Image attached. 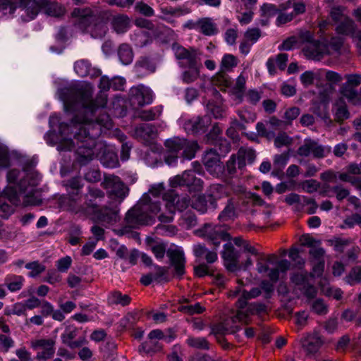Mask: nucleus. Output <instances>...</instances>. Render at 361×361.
<instances>
[{
  "label": "nucleus",
  "mask_w": 361,
  "mask_h": 361,
  "mask_svg": "<svg viewBox=\"0 0 361 361\" xmlns=\"http://www.w3.org/2000/svg\"><path fill=\"white\" fill-rule=\"evenodd\" d=\"M183 174L185 185L192 187L194 190L197 191L202 190L203 188V181L200 178L195 177L193 171H185Z\"/></svg>",
  "instance_id": "nucleus-33"
},
{
  "label": "nucleus",
  "mask_w": 361,
  "mask_h": 361,
  "mask_svg": "<svg viewBox=\"0 0 361 361\" xmlns=\"http://www.w3.org/2000/svg\"><path fill=\"white\" fill-rule=\"evenodd\" d=\"M13 338L5 334H0V351L2 353L8 352L9 349L14 346Z\"/></svg>",
  "instance_id": "nucleus-63"
},
{
  "label": "nucleus",
  "mask_w": 361,
  "mask_h": 361,
  "mask_svg": "<svg viewBox=\"0 0 361 361\" xmlns=\"http://www.w3.org/2000/svg\"><path fill=\"white\" fill-rule=\"evenodd\" d=\"M219 157L216 149H209L206 151L202 161L208 171L213 173L216 170L221 171L224 168L220 164Z\"/></svg>",
  "instance_id": "nucleus-24"
},
{
  "label": "nucleus",
  "mask_w": 361,
  "mask_h": 361,
  "mask_svg": "<svg viewBox=\"0 0 361 361\" xmlns=\"http://www.w3.org/2000/svg\"><path fill=\"white\" fill-rule=\"evenodd\" d=\"M211 124V118L208 116H196L187 120L184 123V128L192 134L204 133Z\"/></svg>",
  "instance_id": "nucleus-19"
},
{
  "label": "nucleus",
  "mask_w": 361,
  "mask_h": 361,
  "mask_svg": "<svg viewBox=\"0 0 361 361\" xmlns=\"http://www.w3.org/2000/svg\"><path fill=\"white\" fill-rule=\"evenodd\" d=\"M331 152L330 146H324L314 140L305 139L303 144L297 149V154L301 157L312 155L314 158L322 159L326 157Z\"/></svg>",
  "instance_id": "nucleus-10"
},
{
  "label": "nucleus",
  "mask_w": 361,
  "mask_h": 361,
  "mask_svg": "<svg viewBox=\"0 0 361 361\" xmlns=\"http://www.w3.org/2000/svg\"><path fill=\"white\" fill-rule=\"evenodd\" d=\"M201 65L194 67H187L188 69L183 71L181 78L183 82L186 84L192 83L197 80L200 77V68Z\"/></svg>",
  "instance_id": "nucleus-41"
},
{
  "label": "nucleus",
  "mask_w": 361,
  "mask_h": 361,
  "mask_svg": "<svg viewBox=\"0 0 361 361\" xmlns=\"http://www.w3.org/2000/svg\"><path fill=\"white\" fill-rule=\"evenodd\" d=\"M134 134L137 140L148 145L157 137L158 133L154 125L141 123L135 127Z\"/></svg>",
  "instance_id": "nucleus-22"
},
{
  "label": "nucleus",
  "mask_w": 361,
  "mask_h": 361,
  "mask_svg": "<svg viewBox=\"0 0 361 361\" xmlns=\"http://www.w3.org/2000/svg\"><path fill=\"white\" fill-rule=\"evenodd\" d=\"M209 199V204L214 208L217 207V200L226 196V188L220 184H213L210 186L208 194L206 195Z\"/></svg>",
  "instance_id": "nucleus-27"
},
{
  "label": "nucleus",
  "mask_w": 361,
  "mask_h": 361,
  "mask_svg": "<svg viewBox=\"0 0 361 361\" xmlns=\"http://www.w3.org/2000/svg\"><path fill=\"white\" fill-rule=\"evenodd\" d=\"M302 52L308 59L320 61L328 53L326 45L319 40L306 44L302 48Z\"/></svg>",
  "instance_id": "nucleus-18"
},
{
  "label": "nucleus",
  "mask_w": 361,
  "mask_h": 361,
  "mask_svg": "<svg viewBox=\"0 0 361 361\" xmlns=\"http://www.w3.org/2000/svg\"><path fill=\"white\" fill-rule=\"evenodd\" d=\"M323 344V341L318 334L314 333L307 336L302 341L304 350L310 355L316 354Z\"/></svg>",
  "instance_id": "nucleus-25"
},
{
  "label": "nucleus",
  "mask_w": 361,
  "mask_h": 361,
  "mask_svg": "<svg viewBox=\"0 0 361 361\" xmlns=\"http://www.w3.org/2000/svg\"><path fill=\"white\" fill-rule=\"evenodd\" d=\"M312 312L318 315H325L329 312L328 305L322 299H316L311 304Z\"/></svg>",
  "instance_id": "nucleus-55"
},
{
  "label": "nucleus",
  "mask_w": 361,
  "mask_h": 361,
  "mask_svg": "<svg viewBox=\"0 0 361 361\" xmlns=\"http://www.w3.org/2000/svg\"><path fill=\"white\" fill-rule=\"evenodd\" d=\"M173 49L180 67L187 68L201 65L200 58L201 52L199 49L192 47L185 48L180 45L173 46Z\"/></svg>",
  "instance_id": "nucleus-8"
},
{
  "label": "nucleus",
  "mask_w": 361,
  "mask_h": 361,
  "mask_svg": "<svg viewBox=\"0 0 361 361\" xmlns=\"http://www.w3.org/2000/svg\"><path fill=\"white\" fill-rule=\"evenodd\" d=\"M66 186L73 190V192L69 193V196L71 200L73 202H76L78 198L80 197L78 191L83 186L81 178L80 177H74L71 178L67 181Z\"/></svg>",
  "instance_id": "nucleus-38"
},
{
  "label": "nucleus",
  "mask_w": 361,
  "mask_h": 361,
  "mask_svg": "<svg viewBox=\"0 0 361 361\" xmlns=\"http://www.w3.org/2000/svg\"><path fill=\"white\" fill-rule=\"evenodd\" d=\"M186 343L192 348L200 350H209L210 344L208 341L203 337H192L190 336L186 340Z\"/></svg>",
  "instance_id": "nucleus-46"
},
{
  "label": "nucleus",
  "mask_w": 361,
  "mask_h": 361,
  "mask_svg": "<svg viewBox=\"0 0 361 361\" xmlns=\"http://www.w3.org/2000/svg\"><path fill=\"white\" fill-rule=\"evenodd\" d=\"M207 110L216 119L223 118L225 113L224 106L221 104L213 101H209L207 104Z\"/></svg>",
  "instance_id": "nucleus-47"
},
{
  "label": "nucleus",
  "mask_w": 361,
  "mask_h": 361,
  "mask_svg": "<svg viewBox=\"0 0 361 361\" xmlns=\"http://www.w3.org/2000/svg\"><path fill=\"white\" fill-rule=\"evenodd\" d=\"M342 94L354 104H361V99L355 87L343 85L341 87Z\"/></svg>",
  "instance_id": "nucleus-50"
},
{
  "label": "nucleus",
  "mask_w": 361,
  "mask_h": 361,
  "mask_svg": "<svg viewBox=\"0 0 361 361\" xmlns=\"http://www.w3.org/2000/svg\"><path fill=\"white\" fill-rule=\"evenodd\" d=\"M74 69L80 77H85L90 72V64L87 61L80 60L75 63Z\"/></svg>",
  "instance_id": "nucleus-58"
},
{
  "label": "nucleus",
  "mask_w": 361,
  "mask_h": 361,
  "mask_svg": "<svg viewBox=\"0 0 361 361\" xmlns=\"http://www.w3.org/2000/svg\"><path fill=\"white\" fill-rule=\"evenodd\" d=\"M135 68L137 72L145 71L148 73L155 71V63L148 57H141L135 64Z\"/></svg>",
  "instance_id": "nucleus-43"
},
{
  "label": "nucleus",
  "mask_w": 361,
  "mask_h": 361,
  "mask_svg": "<svg viewBox=\"0 0 361 361\" xmlns=\"http://www.w3.org/2000/svg\"><path fill=\"white\" fill-rule=\"evenodd\" d=\"M183 145H185V139L180 137H173L166 140L164 145L171 153L180 154L183 150Z\"/></svg>",
  "instance_id": "nucleus-40"
},
{
  "label": "nucleus",
  "mask_w": 361,
  "mask_h": 361,
  "mask_svg": "<svg viewBox=\"0 0 361 361\" xmlns=\"http://www.w3.org/2000/svg\"><path fill=\"white\" fill-rule=\"evenodd\" d=\"M311 278H312V274L307 271L295 273L290 276L291 281L308 299L314 298L317 294L316 287L310 282Z\"/></svg>",
  "instance_id": "nucleus-13"
},
{
  "label": "nucleus",
  "mask_w": 361,
  "mask_h": 361,
  "mask_svg": "<svg viewBox=\"0 0 361 361\" xmlns=\"http://www.w3.org/2000/svg\"><path fill=\"white\" fill-rule=\"evenodd\" d=\"M24 278L22 276L10 274L5 278V284L11 292H16L23 287Z\"/></svg>",
  "instance_id": "nucleus-37"
},
{
  "label": "nucleus",
  "mask_w": 361,
  "mask_h": 361,
  "mask_svg": "<svg viewBox=\"0 0 361 361\" xmlns=\"http://www.w3.org/2000/svg\"><path fill=\"white\" fill-rule=\"evenodd\" d=\"M101 127L110 129L113 122L109 114H104L93 122L88 116L76 115L70 124L61 123L59 133L63 137L57 149L70 151L75 147L76 160L80 165H86L100 153L104 152L105 145L97 140L102 133Z\"/></svg>",
  "instance_id": "nucleus-1"
},
{
  "label": "nucleus",
  "mask_w": 361,
  "mask_h": 361,
  "mask_svg": "<svg viewBox=\"0 0 361 361\" xmlns=\"http://www.w3.org/2000/svg\"><path fill=\"white\" fill-rule=\"evenodd\" d=\"M130 98L134 104L142 106L152 103V92L149 88L140 85L130 89Z\"/></svg>",
  "instance_id": "nucleus-20"
},
{
  "label": "nucleus",
  "mask_w": 361,
  "mask_h": 361,
  "mask_svg": "<svg viewBox=\"0 0 361 361\" xmlns=\"http://www.w3.org/2000/svg\"><path fill=\"white\" fill-rule=\"evenodd\" d=\"M326 188L329 191H331L336 194V199L338 201L343 200L350 195L349 190L340 185L332 187L328 186Z\"/></svg>",
  "instance_id": "nucleus-60"
},
{
  "label": "nucleus",
  "mask_w": 361,
  "mask_h": 361,
  "mask_svg": "<svg viewBox=\"0 0 361 361\" xmlns=\"http://www.w3.org/2000/svg\"><path fill=\"white\" fill-rule=\"evenodd\" d=\"M106 301L110 306L121 305L125 307L130 303L131 298L127 294H123L121 291L114 290L109 293Z\"/></svg>",
  "instance_id": "nucleus-28"
},
{
  "label": "nucleus",
  "mask_w": 361,
  "mask_h": 361,
  "mask_svg": "<svg viewBox=\"0 0 361 361\" xmlns=\"http://www.w3.org/2000/svg\"><path fill=\"white\" fill-rule=\"evenodd\" d=\"M111 24L114 30L117 33L121 34L128 30L130 20L127 16L118 15L113 18Z\"/></svg>",
  "instance_id": "nucleus-35"
},
{
  "label": "nucleus",
  "mask_w": 361,
  "mask_h": 361,
  "mask_svg": "<svg viewBox=\"0 0 361 361\" xmlns=\"http://www.w3.org/2000/svg\"><path fill=\"white\" fill-rule=\"evenodd\" d=\"M240 329V328L238 326L235 325L229 330L224 324L221 323L212 326V334H214L216 336L217 341L221 343L224 348H226L228 346V343L222 336L228 333H235L239 331Z\"/></svg>",
  "instance_id": "nucleus-26"
},
{
  "label": "nucleus",
  "mask_w": 361,
  "mask_h": 361,
  "mask_svg": "<svg viewBox=\"0 0 361 361\" xmlns=\"http://www.w3.org/2000/svg\"><path fill=\"white\" fill-rule=\"evenodd\" d=\"M102 185L106 189L111 196L123 199L127 193L128 188L121 181V178L116 176H105Z\"/></svg>",
  "instance_id": "nucleus-16"
},
{
  "label": "nucleus",
  "mask_w": 361,
  "mask_h": 361,
  "mask_svg": "<svg viewBox=\"0 0 361 361\" xmlns=\"http://www.w3.org/2000/svg\"><path fill=\"white\" fill-rule=\"evenodd\" d=\"M235 202H234L233 199H229L226 206L219 215V219L221 221H226L233 219L235 214Z\"/></svg>",
  "instance_id": "nucleus-44"
},
{
  "label": "nucleus",
  "mask_w": 361,
  "mask_h": 361,
  "mask_svg": "<svg viewBox=\"0 0 361 361\" xmlns=\"http://www.w3.org/2000/svg\"><path fill=\"white\" fill-rule=\"evenodd\" d=\"M56 341L54 338H40L30 341V347L37 351L36 360L46 361L51 359L55 353Z\"/></svg>",
  "instance_id": "nucleus-11"
},
{
  "label": "nucleus",
  "mask_w": 361,
  "mask_h": 361,
  "mask_svg": "<svg viewBox=\"0 0 361 361\" xmlns=\"http://www.w3.org/2000/svg\"><path fill=\"white\" fill-rule=\"evenodd\" d=\"M163 200L166 201V208L171 214H174L176 210L183 212L191 204L188 195L179 197L174 190L164 193Z\"/></svg>",
  "instance_id": "nucleus-15"
},
{
  "label": "nucleus",
  "mask_w": 361,
  "mask_h": 361,
  "mask_svg": "<svg viewBox=\"0 0 361 361\" xmlns=\"http://www.w3.org/2000/svg\"><path fill=\"white\" fill-rule=\"evenodd\" d=\"M328 243L329 245L334 247L336 252L343 253L353 243V240L350 238L334 236L328 240Z\"/></svg>",
  "instance_id": "nucleus-34"
},
{
  "label": "nucleus",
  "mask_w": 361,
  "mask_h": 361,
  "mask_svg": "<svg viewBox=\"0 0 361 361\" xmlns=\"http://www.w3.org/2000/svg\"><path fill=\"white\" fill-rule=\"evenodd\" d=\"M183 150L180 155L188 159H192L194 158L198 149L197 142L196 141H190L185 139V145H183Z\"/></svg>",
  "instance_id": "nucleus-45"
},
{
  "label": "nucleus",
  "mask_w": 361,
  "mask_h": 361,
  "mask_svg": "<svg viewBox=\"0 0 361 361\" xmlns=\"http://www.w3.org/2000/svg\"><path fill=\"white\" fill-rule=\"evenodd\" d=\"M276 259V256L271 255L268 256H261L257 261V270L258 273L267 276L272 282H276L279 278V271L277 268H269V265L273 264Z\"/></svg>",
  "instance_id": "nucleus-17"
},
{
  "label": "nucleus",
  "mask_w": 361,
  "mask_h": 361,
  "mask_svg": "<svg viewBox=\"0 0 361 361\" xmlns=\"http://www.w3.org/2000/svg\"><path fill=\"white\" fill-rule=\"evenodd\" d=\"M140 203L145 212L149 214L151 216L152 214H157L161 210L160 202L152 200L149 195H144Z\"/></svg>",
  "instance_id": "nucleus-32"
},
{
  "label": "nucleus",
  "mask_w": 361,
  "mask_h": 361,
  "mask_svg": "<svg viewBox=\"0 0 361 361\" xmlns=\"http://www.w3.org/2000/svg\"><path fill=\"white\" fill-rule=\"evenodd\" d=\"M92 214H94L98 221L112 224L117 221V213L111 208L108 207H98L97 212H94Z\"/></svg>",
  "instance_id": "nucleus-29"
},
{
  "label": "nucleus",
  "mask_w": 361,
  "mask_h": 361,
  "mask_svg": "<svg viewBox=\"0 0 361 361\" xmlns=\"http://www.w3.org/2000/svg\"><path fill=\"white\" fill-rule=\"evenodd\" d=\"M198 32L206 36H212L217 34L218 27L212 18H202L199 19Z\"/></svg>",
  "instance_id": "nucleus-30"
},
{
  "label": "nucleus",
  "mask_w": 361,
  "mask_h": 361,
  "mask_svg": "<svg viewBox=\"0 0 361 361\" xmlns=\"http://www.w3.org/2000/svg\"><path fill=\"white\" fill-rule=\"evenodd\" d=\"M355 30V23L349 18H344L341 23L336 27V31L339 34L349 35Z\"/></svg>",
  "instance_id": "nucleus-49"
},
{
  "label": "nucleus",
  "mask_w": 361,
  "mask_h": 361,
  "mask_svg": "<svg viewBox=\"0 0 361 361\" xmlns=\"http://www.w3.org/2000/svg\"><path fill=\"white\" fill-rule=\"evenodd\" d=\"M345 281L350 285L361 283V267L356 266L352 268L349 274L345 276Z\"/></svg>",
  "instance_id": "nucleus-53"
},
{
  "label": "nucleus",
  "mask_w": 361,
  "mask_h": 361,
  "mask_svg": "<svg viewBox=\"0 0 361 361\" xmlns=\"http://www.w3.org/2000/svg\"><path fill=\"white\" fill-rule=\"evenodd\" d=\"M164 338V333L160 329L152 330L147 336V339L143 342L139 347L138 351L142 355H153L160 352L162 349V345L159 340Z\"/></svg>",
  "instance_id": "nucleus-14"
},
{
  "label": "nucleus",
  "mask_w": 361,
  "mask_h": 361,
  "mask_svg": "<svg viewBox=\"0 0 361 361\" xmlns=\"http://www.w3.org/2000/svg\"><path fill=\"white\" fill-rule=\"evenodd\" d=\"M238 157V166L242 169L245 166V162L252 163L255 158L256 154L254 149L247 147H241L236 154Z\"/></svg>",
  "instance_id": "nucleus-31"
},
{
  "label": "nucleus",
  "mask_w": 361,
  "mask_h": 361,
  "mask_svg": "<svg viewBox=\"0 0 361 361\" xmlns=\"http://www.w3.org/2000/svg\"><path fill=\"white\" fill-rule=\"evenodd\" d=\"M25 268L30 270V271L28 274V276L31 278H35L39 276L40 274L43 273L46 269V267L44 264L39 263V261H34L32 262L27 263L25 264Z\"/></svg>",
  "instance_id": "nucleus-52"
},
{
  "label": "nucleus",
  "mask_w": 361,
  "mask_h": 361,
  "mask_svg": "<svg viewBox=\"0 0 361 361\" xmlns=\"http://www.w3.org/2000/svg\"><path fill=\"white\" fill-rule=\"evenodd\" d=\"M125 219L127 225L133 228L149 225L152 222V216L145 212L140 202L127 212Z\"/></svg>",
  "instance_id": "nucleus-12"
},
{
  "label": "nucleus",
  "mask_w": 361,
  "mask_h": 361,
  "mask_svg": "<svg viewBox=\"0 0 361 361\" xmlns=\"http://www.w3.org/2000/svg\"><path fill=\"white\" fill-rule=\"evenodd\" d=\"M78 335V329L74 326H68L66 329L63 334H61L63 343L66 345L71 343Z\"/></svg>",
  "instance_id": "nucleus-62"
},
{
  "label": "nucleus",
  "mask_w": 361,
  "mask_h": 361,
  "mask_svg": "<svg viewBox=\"0 0 361 361\" xmlns=\"http://www.w3.org/2000/svg\"><path fill=\"white\" fill-rule=\"evenodd\" d=\"M49 0H0V8L6 13L13 14L16 9L20 10L23 21L33 20L39 11L47 5Z\"/></svg>",
  "instance_id": "nucleus-5"
},
{
  "label": "nucleus",
  "mask_w": 361,
  "mask_h": 361,
  "mask_svg": "<svg viewBox=\"0 0 361 361\" xmlns=\"http://www.w3.org/2000/svg\"><path fill=\"white\" fill-rule=\"evenodd\" d=\"M239 257V252L235 249L231 243H227L224 245L222 257L228 271H235L238 269Z\"/></svg>",
  "instance_id": "nucleus-23"
},
{
  "label": "nucleus",
  "mask_w": 361,
  "mask_h": 361,
  "mask_svg": "<svg viewBox=\"0 0 361 361\" xmlns=\"http://www.w3.org/2000/svg\"><path fill=\"white\" fill-rule=\"evenodd\" d=\"M104 192L99 188L94 186H88L87 192L83 196H80L77 201L72 205L75 213L92 214L97 212L99 202L104 198Z\"/></svg>",
  "instance_id": "nucleus-6"
},
{
  "label": "nucleus",
  "mask_w": 361,
  "mask_h": 361,
  "mask_svg": "<svg viewBox=\"0 0 361 361\" xmlns=\"http://www.w3.org/2000/svg\"><path fill=\"white\" fill-rule=\"evenodd\" d=\"M46 13L53 17H61L65 13V9L61 4L57 2H49L45 6Z\"/></svg>",
  "instance_id": "nucleus-48"
},
{
  "label": "nucleus",
  "mask_w": 361,
  "mask_h": 361,
  "mask_svg": "<svg viewBox=\"0 0 361 361\" xmlns=\"http://www.w3.org/2000/svg\"><path fill=\"white\" fill-rule=\"evenodd\" d=\"M243 295L236 304L238 310L231 317V321L233 324L239 322L242 324H247L250 322V317L255 314H262L267 312V306L262 303L247 304V300Z\"/></svg>",
  "instance_id": "nucleus-7"
},
{
  "label": "nucleus",
  "mask_w": 361,
  "mask_h": 361,
  "mask_svg": "<svg viewBox=\"0 0 361 361\" xmlns=\"http://www.w3.org/2000/svg\"><path fill=\"white\" fill-rule=\"evenodd\" d=\"M118 56L123 64L128 65L133 61L134 55L131 47L124 43L119 46Z\"/></svg>",
  "instance_id": "nucleus-36"
},
{
  "label": "nucleus",
  "mask_w": 361,
  "mask_h": 361,
  "mask_svg": "<svg viewBox=\"0 0 361 361\" xmlns=\"http://www.w3.org/2000/svg\"><path fill=\"white\" fill-rule=\"evenodd\" d=\"M208 204H209V202L207 195H201L195 197L190 204L194 209L201 214H204L207 212Z\"/></svg>",
  "instance_id": "nucleus-39"
},
{
  "label": "nucleus",
  "mask_w": 361,
  "mask_h": 361,
  "mask_svg": "<svg viewBox=\"0 0 361 361\" xmlns=\"http://www.w3.org/2000/svg\"><path fill=\"white\" fill-rule=\"evenodd\" d=\"M99 88L101 90L94 99L93 89L88 84L65 87L61 88L58 94L66 111H82L92 116L99 109L106 107L108 95L106 92L111 88V80L102 76L99 80Z\"/></svg>",
  "instance_id": "nucleus-2"
},
{
  "label": "nucleus",
  "mask_w": 361,
  "mask_h": 361,
  "mask_svg": "<svg viewBox=\"0 0 361 361\" xmlns=\"http://www.w3.org/2000/svg\"><path fill=\"white\" fill-rule=\"evenodd\" d=\"M75 25L81 31L90 33L94 38L102 37L107 31L104 16L90 8H75L71 13Z\"/></svg>",
  "instance_id": "nucleus-4"
},
{
  "label": "nucleus",
  "mask_w": 361,
  "mask_h": 361,
  "mask_svg": "<svg viewBox=\"0 0 361 361\" xmlns=\"http://www.w3.org/2000/svg\"><path fill=\"white\" fill-rule=\"evenodd\" d=\"M198 236L210 241L216 247H218L221 241L229 240L230 235L224 231L221 226L205 224L204 226L196 231Z\"/></svg>",
  "instance_id": "nucleus-9"
},
{
  "label": "nucleus",
  "mask_w": 361,
  "mask_h": 361,
  "mask_svg": "<svg viewBox=\"0 0 361 361\" xmlns=\"http://www.w3.org/2000/svg\"><path fill=\"white\" fill-rule=\"evenodd\" d=\"M183 225L186 229H190L197 225V220L195 214L186 212L182 216Z\"/></svg>",
  "instance_id": "nucleus-64"
},
{
  "label": "nucleus",
  "mask_w": 361,
  "mask_h": 361,
  "mask_svg": "<svg viewBox=\"0 0 361 361\" xmlns=\"http://www.w3.org/2000/svg\"><path fill=\"white\" fill-rule=\"evenodd\" d=\"M328 104L324 102H315L312 107V112L324 121L329 120Z\"/></svg>",
  "instance_id": "nucleus-42"
},
{
  "label": "nucleus",
  "mask_w": 361,
  "mask_h": 361,
  "mask_svg": "<svg viewBox=\"0 0 361 361\" xmlns=\"http://www.w3.org/2000/svg\"><path fill=\"white\" fill-rule=\"evenodd\" d=\"M170 264L173 267L175 274L181 277L185 274V257L183 251L180 249H169L166 252Z\"/></svg>",
  "instance_id": "nucleus-21"
},
{
  "label": "nucleus",
  "mask_w": 361,
  "mask_h": 361,
  "mask_svg": "<svg viewBox=\"0 0 361 361\" xmlns=\"http://www.w3.org/2000/svg\"><path fill=\"white\" fill-rule=\"evenodd\" d=\"M238 59L233 54H225L221 62V69L225 71H230L238 65Z\"/></svg>",
  "instance_id": "nucleus-54"
},
{
  "label": "nucleus",
  "mask_w": 361,
  "mask_h": 361,
  "mask_svg": "<svg viewBox=\"0 0 361 361\" xmlns=\"http://www.w3.org/2000/svg\"><path fill=\"white\" fill-rule=\"evenodd\" d=\"M293 138L288 135L285 132L279 133L274 139V145L277 148L283 146H289L293 143Z\"/></svg>",
  "instance_id": "nucleus-59"
},
{
  "label": "nucleus",
  "mask_w": 361,
  "mask_h": 361,
  "mask_svg": "<svg viewBox=\"0 0 361 361\" xmlns=\"http://www.w3.org/2000/svg\"><path fill=\"white\" fill-rule=\"evenodd\" d=\"M213 149H216L217 154L225 156L231 150V145L226 140L219 139L216 141L215 146Z\"/></svg>",
  "instance_id": "nucleus-61"
},
{
  "label": "nucleus",
  "mask_w": 361,
  "mask_h": 361,
  "mask_svg": "<svg viewBox=\"0 0 361 361\" xmlns=\"http://www.w3.org/2000/svg\"><path fill=\"white\" fill-rule=\"evenodd\" d=\"M106 147H105V149L104 152L99 154L95 158H97L99 155L103 154L102 158V164L109 168H116L118 166V161L117 159V156L114 153H107L106 154Z\"/></svg>",
  "instance_id": "nucleus-56"
},
{
  "label": "nucleus",
  "mask_w": 361,
  "mask_h": 361,
  "mask_svg": "<svg viewBox=\"0 0 361 361\" xmlns=\"http://www.w3.org/2000/svg\"><path fill=\"white\" fill-rule=\"evenodd\" d=\"M39 176L28 173L20 180L17 187H8L4 193L8 201L15 206L22 204L25 207L39 205L42 203L40 192L36 188Z\"/></svg>",
  "instance_id": "nucleus-3"
},
{
  "label": "nucleus",
  "mask_w": 361,
  "mask_h": 361,
  "mask_svg": "<svg viewBox=\"0 0 361 361\" xmlns=\"http://www.w3.org/2000/svg\"><path fill=\"white\" fill-rule=\"evenodd\" d=\"M161 112L156 109H150L148 110H142L137 113V117L142 121H149L157 119Z\"/></svg>",
  "instance_id": "nucleus-57"
},
{
  "label": "nucleus",
  "mask_w": 361,
  "mask_h": 361,
  "mask_svg": "<svg viewBox=\"0 0 361 361\" xmlns=\"http://www.w3.org/2000/svg\"><path fill=\"white\" fill-rule=\"evenodd\" d=\"M212 83L214 85L224 88L230 86L231 81L228 75L226 74L225 71L220 70L213 78Z\"/></svg>",
  "instance_id": "nucleus-51"
}]
</instances>
